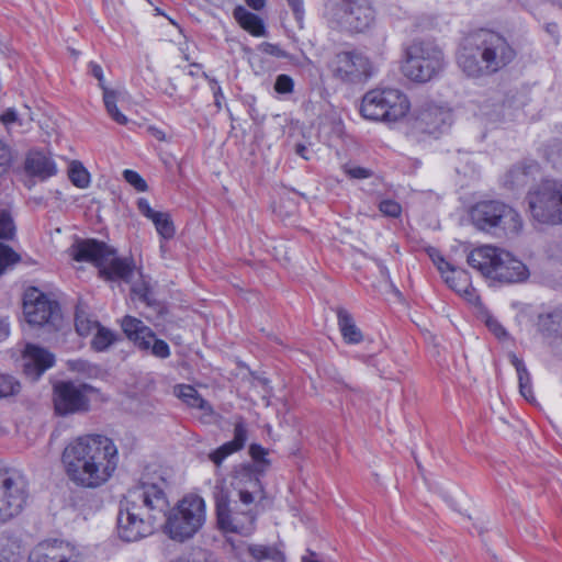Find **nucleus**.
<instances>
[{
    "instance_id": "f257e3e1",
    "label": "nucleus",
    "mask_w": 562,
    "mask_h": 562,
    "mask_svg": "<svg viewBox=\"0 0 562 562\" xmlns=\"http://www.w3.org/2000/svg\"><path fill=\"white\" fill-rule=\"evenodd\" d=\"M120 462L115 442L105 435L87 434L64 448L61 463L69 481L78 487L95 490L115 474Z\"/></svg>"
},
{
    "instance_id": "f03ea898",
    "label": "nucleus",
    "mask_w": 562,
    "mask_h": 562,
    "mask_svg": "<svg viewBox=\"0 0 562 562\" xmlns=\"http://www.w3.org/2000/svg\"><path fill=\"white\" fill-rule=\"evenodd\" d=\"M232 492L224 482H217L213 498L217 527L226 533L250 536L256 530L257 506L265 498V490L258 475L243 468L231 481Z\"/></svg>"
},
{
    "instance_id": "7ed1b4c3",
    "label": "nucleus",
    "mask_w": 562,
    "mask_h": 562,
    "mask_svg": "<svg viewBox=\"0 0 562 562\" xmlns=\"http://www.w3.org/2000/svg\"><path fill=\"white\" fill-rule=\"evenodd\" d=\"M168 508L167 495L157 484L142 483L130 488L120 503L119 537L135 542L153 535Z\"/></svg>"
},
{
    "instance_id": "20e7f679",
    "label": "nucleus",
    "mask_w": 562,
    "mask_h": 562,
    "mask_svg": "<svg viewBox=\"0 0 562 562\" xmlns=\"http://www.w3.org/2000/svg\"><path fill=\"white\" fill-rule=\"evenodd\" d=\"M516 50L498 33L481 30L463 38L457 54V64L469 78L492 76L507 67Z\"/></svg>"
},
{
    "instance_id": "39448f33",
    "label": "nucleus",
    "mask_w": 562,
    "mask_h": 562,
    "mask_svg": "<svg viewBox=\"0 0 562 562\" xmlns=\"http://www.w3.org/2000/svg\"><path fill=\"white\" fill-rule=\"evenodd\" d=\"M468 263L484 277L501 282L514 283L525 279V265L510 252L491 245L473 249L468 256Z\"/></svg>"
},
{
    "instance_id": "423d86ee",
    "label": "nucleus",
    "mask_w": 562,
    "mask_h": 562,
    "mask_svg": "<svg viewBox=\"0 0 562 562\" xmlns=\"http://www.w3.org/2000/svg\"><path fill=\"white\" fill-rule=\"evenodd\" d=\"M165 532L176 541L192 538L206 520L205 501L196 494L183 496L165 516Z\"/></svg>"
},
{
    "instance_id": "0eeeda50",
    "label": "nucleus",
    "mask_w": 562,
    "mask_h": 562,
    "mask_svg": "<svg viewBox=\"0 0 562 562\" xmlns=\"http://www.w3.org/2000/svg\"><path fill=\"white\" fill-rule=\"evenodd\" d=\"M446 67L442 49L431 41H414L405 53L403 75L411 81L425 83L437 77Z\"/></svg>"
},
{
    "instance_id": "6e6552de",
    "label": "nucleus",
    "mask_w": 562,
    "mask_h": 562,
    "mask_svg": "<svg viewBox=\"0 0 562 562\" xmlns=\"http://www.w3.org/2000/svg\"><path fill=\"white\" fill-rule=\"evenodd\" d=\"M473 225L495 236H509L522 229V220L512 206L499 201H482L470 212Z\"/></svg>"
},
{
    "instance_id": "1a4fd4ad",
    "label": "nucleus",
    "mask_w": 562,
    "mask_h": 562,
    "mask_svg": "<svg viewBox=\"0 0 562 562\" xmlns=\"http://www.w3.org/2000/svg\"><path fill=\"white\" fill-rule=\"evenodd\" d=\"M407 95L396 88L373 89L367 92L361 102V114L367 120L396 122L409 112Z\"/></svg>"
},
{
    "instance_id": "9d476101",
    "label": "nucleus",
    "mask_w": 562,
    "mask_h": 562,
    "mask_svg": "<svg viewBox=\"0 0 562 562\" xmlns=\"http://www.w3.org/2000/svg\"><path fill=\"white\" fill-rule=\"evenodd\" d=\"M325 16L333 25L349 32H364L375 22L371 0H328Z\"/></svg>"
},
{
    "instance_id": "9b49d317",
    "label": "nucleus",
    "mask_w": 562,
    "mask_h": 562,
    "mask_svg": "<svg viewBox=\"0 0 562 562\" xmlns=\"http://www.w3.org/2000/svg\"><path fill=\"white\" fill-rule=\"evenodd\" d=\"M27 495V483L20 472L7 469L0 473V524H5L22 513Z\"/></svg>"
},
{
    "instance_id": "f8f14e48",
    "label": "nucleus",
    "mask_w": 562,
    "mask_h": 562,
    "mask_svg": "<svg viewBox=\"0 0 562 562\" xmlns=\"http://www.w3.org/2000/svg\"><path fill=\"white\" fill-rule=\"evenodd\" d=\"M529 210L540 222H562V182L546 180L529 192Z\"/></svg>"
},
{
    "instance_id": "ddd939ff",
    "label": "nucleus",
    "mask_w": 562,
    "mask_h": 562,
    "mask_svg": "<svg viewBox=\"0 0 562 562\" xmlns=\"http://www.w3.org/2000/svg\"><path fill=\"white\" fill-rule=\"evenodd\" d=\"M330 69L335 78L348 83L366 81L372 75L370 59L357 50L336 54L330 63Z\"/></svg>"
},
{
    "instance_id": "4468645a",
    "label": "nucleus",
    "mask_w": 562,
    "mask_h": 562,
    "mask_svg": "<svg viewBox=\"0 0 562 562\" xmlns=\"http://www.w3.org/2000/svg\"><path fill=\"white\" fill-rule=\"evenodd\" d=\"M95 390L88 384L60 382L54 387L55 409L60 415L86 412Z\"/></svg>"
},
{
    "instance_id": "2eb2a0df",
    "label": "nucleus",
    "mask_w": 562,
    "mask_h": 562,
    "mask_svg": "<svg viewBox=\"0 0 562 562\" xmlns=\"http://www.w3.org/2000/svg\"><path fill=\"white\" fill-rule=\"evenodd\" d=\"M23 313L31 325L43 326L59 315V306L36 288H29L23 296Z\"/></svg>"
},
{
    "instance_id": "dca6fc26",
    "label": "nucleus",
    "mask_w": 562,
    "mask_h": 562,
    "mask_svg": "<svg viewBox=\"0 0 562 562\" xmlns=\"http://www.w3.org/2000/svg\"><path fill=\"white\" fill-rule=\"evenodd\" d=\"M122 329L128 339L143 349L149 350L158 358H168L170 349L165 340L157 339L154 331L144 323L135 317L125 316L122 321Z\"/></svg>"
},
{
    "instance_id": "f3484780",
    "label": "nucleus",
    "mask_w": 562,
    "mask_h": 562,
    "mask_svg": "<svg viewBox=\"0 0 562 562\" xmlns=\"http://www.w3.org/2000/svg\"><path fill=\"white\" fill-rule=\"evenodd\" d=\"M30 562H83V558L75 546L54 541L40 543L31 552Z\"/></svg>"
},
{
    "instance_id": "a211bd4d",
    "label": "nucleus",
    "mask_w": 562,
    "mask_h": 562,
    "mask_svg": "<svg viewBox=\"0 0 562 562\" xmlns=\"http://www.w3.org/2000/svg\"><path fill=\"white\" fill-rule=\"evenodd\" d=\"M438 270L441 272L446 283L459 295L472 304H477L480 299L475 289L471 285L470 276L465 270L453 268L443 258H434Z\"/></svg>"
},
{
    "instance_id": "6ab92c4d",
    "label": "nucleus",
    "mask_w": 562,
    "mask_h": 562,
    "mask_svg": "<svg viewBox=\"0 0 562 562\" xmlns=\"http://www.w3.org/2000/svg\"><path fill=\"white\" fill-rule=\"evenodd\" d=\"M109 247L95 239H78L69 248V257L77 262H88L98 267L104 266Z\"/></svg>"
},
{
    "instance_id": "aec40b11",
    "label": "nucleus",
    "mask_w": 562,
    "mask_h": 562,
    "mask_svg": "<svg viewBox=\"0 0 562 562\" xmlns=\"http://www.w3.org/2000/svg\"><path fill=\"white\" fill-rule=\"evenodd\" d=\"M53 353L36 345H26L23 352V371L32 380H37L47 369L53 367Z\"/></svg>"
},
{
    "instance_id": "412c9836",
    "label": "nucleus",
    "mask_w": 562,
    "mask_h": 562,
    "mask_svg": "<svg viewBox=\"0 0 562 562\" xmlns=\"http://www.w3.org/2000/svg\"><path fill=\"white\" fill-rule=\"evenodd\" d=\"M417 121L425 132L436 134L450 126L452 113L449 108L427 104L419 111Z\"/></svg>"
},
{
    "instance_id": "4be33fe9",
    "label": "nucleus",
    "mask_w": 562,
    "mask_h": 562,
    "mask_svg": "<svg viewBox=\"0 0 562 562\" xmlns=\"http://www.w3.org/2000/svg\"><path fill=\"white\" fill-rule=\"evenodd\" d=\"M248 430L244 420L235 423L233 440L225 442L209 454V459L220 468L224 460L231 454L241 450L247 441Z\"/></svg>"
},
{
    "instance_id": "5701e85b",
    "label": "nucleus",
    "mask_w": 562,
    "mask_h": 562,
    "mask_svg": "<svg viewBox=\"0 0 562 562\" xmlns=\"http://www.w3.org/2000/svg\"><path fill=\"white\" fill-rule=\"evenodd\" d=\"M134 265L128 259L117 258L110 248L108 259L104 266L100 268V273L108 280H123L130 282L134 274Z\"/></svg>"
},
{
    "instance_id": "b1692460",
    "label": "nucleus",
    "mask_w": 562,
    "mask_h": 562,
    "mask_svg": "<svg viewBox=\"0 0 562 562\" xmlns=\"http://www.w3.org/2000/svg\"><path fill=\"white\" fill-rule=\"evenodd\" d=\"M25 170L42 180L54 176L57 171L55 162L41 151H31L25 160Z\"/></svg>"
},
{
    "instance_id": "393cba45",
    "label": "nucleus",
    "mask_w": 562,
    "mask_h": 562,
    "mask_svg": "<svg viewBox=\"0 0 562 562\" xmlns=\"http://www.w3.org/2000/svg\"><path fill=\"white\" fill-rule=\"evenodd\" d=\"M233 15L238 24L251 35L257 37L266 35L265 23L257 14L239 5L234 9Z\"/></svg>"
},
{
    "instance_id": "a878e982",
    "label": "nucleus",
    "mask_w": 562,
    "mask_h": 562,
    "mask_svg": "<svg viewBox=\"0 0 562 562\" xmlns=\"http://www.w3.org/2000/svg\"><path fill=\"white\" fill-rule=\"evenodd\" d=\"M175 393L187 405L200 409L203 415L210 416L213 414L211 405L201 397L193 386L187 384L178 385L175 389Z\"/></svg>"
},
{
    "instance_id": "bb28decb",
    "label": "nucleus",
    "mask_w": 562,
    "mask_h": 562,
    "mask_svg": "<svg viewBox=\"0 0 562 562\" xmlns=\"http://www.w3.org/2000/svg\"><path fill=\"white\" fill-rule=\"evenodd\" d=\"M338 326L347 344H359L363 340L361 330L357 327L352 316L344 308L337 310Z\"/></svg>"
},
{
    "instance_id": "cd10ccee",
    "label": "nucleus",
    "mask_w": 562,
    "mask_h": 562,
    "mask_svg": "<svg viewBox=\"0 0 562 562\" xmlns=\"http://www.w3.org/2000/svg\"><path fill=\"white\" fill-rule=\"evenodd\" d=\"M103 91V102L108 114L114 120L116 123L121 125H125L128 120L127 117L117 109V102L123 98L124 91L110 89L105 86H102Z\"/></svg>"
},
{
    "instance_id": "c85d7f7f",
    "label": "nucleus",
    "mask_w": 562,
    "mask_h": 562,
    "mask_svg": "<svg viewBox=\"0 0 562 562\" xmlns=\"http://www.w3.org/2000/svg\"><path fill=\"white\" fill-rule=\"evenodd\" d=\"M247 551L249 553V557L252 558L256 561H262V560H271L273 562H284L285 557L284 554L273 548L262 544H250L247 546Z\"/></svg>"
},
{
    "instance_id": "c756f323",
    "label": "nucleus",
    "mask_w": 562,
    "mask_h": 562,
    "mask_svg": "<svg viewBox=\"0 0 562 562\" xmlns=\"http://www.w3.org/2000/svg\"><path fill=\"white\" fill-rule=\"evenodd\" d=\"M151 222L162 239H171L175 236L176 228L168 213L158 212Z\"/></svg>"
},
{
    "instance_id": "7c9ffc66",
    "label": "nucleus",
    "mask_w": 562,
    "mask_h": 562,
    "mask_svg": "<svg viewBox=\"0 0 562 562\" xmlns=\"http://www.w3.org/2000/svg\"><path fill=\"white\" fill-rule=\"evenodd\" d=\"M527 182V167L519 165L507 171L504 184L510 190L524 188Z\"/></svg>"
},
{
    "instance_id": "2f4dec72",
    "label": "nucleus",
    "mask_w": 562,
    "mask_h": 562,
    "mask_svg": "<svg viewBox=\"0 0 562 562\" xmlns=\"http://www.w3.org/2000/svg\"><path fill=\"white\" fill-rule=\"evenodd\" d=\"M94 330L95 334L91 341L94 350L104 351L115 341V335L110 329L99 325Z\"/></svg>"
},
{
    "instance_id": "473e14b6",
    "label": "nucleus",
    "mask_w": 562,
    "mask_h": 562,
    "mask_svg": "<svg viewBox=\"0 0 562 562\" xmlns=\"http://www.w3.org/2000/svg\"><path fill=\"white\" fill-rule=\"evenodd\" d=\"M75 326L80 336H88L99 326V323L91 319L82 310H77Z\"/></svg>"
},
{
    "instance_id": "72a5a7b5",
    "label": "nucleus",
    "mask_w": 562,
    "mask_h": 562,
    "mask_svg": "<svg viewBox=\"0 0 562 562\" xmlns=\"http://www.w3.org/2000/svg\"><path fill=\"white\" fill-rule=\"evenodd\" d=\"M69 178L71 182L81 189H85L90 183V176L87 169L77 161H74L69 168Z\"/></svg>"
},
{
    "instance_id": "f704fd0d",
    "label": "nucleus",
    "mask_w": 562,
    "mask_h": 562,
    "mask_svg": "<svg viewBox=\"0 0 562 562\" xmlns=\"http://www.w3.org/2000/svg\"><path fill=\"white\" fill-rule=\"evenodd\" d=\"M21 390L20 382L12 375L0 374V398L13 396Z\"/></svg>"
},
{
    "instance_id": "c9c22d12",
    "label": "nucleus",
    "mask_w": 562,
    "mask_h": 562,
    "mask_svg": "<svg viewBox=\"0 0 562 562\" xmlns=\"http://www.w3.org/2000/svg\"><path fill=\"white\" fill-rule=\"evenodd\" d=\"M20 256L8 245L0 243V273L15 265Z\"/></svg>"
},
{
    "instance_id": "e433bc0d",
    "label": "nucleus",
    "mask_w": 562,
    "mask_h": 562,
    "mask_svg": "<svg viewBox=\"0 0 562 562\" xmlns=\"http://www.w3.org/2000/svg\"><path fill=\"white\" fill-rule=\"evenodd\" d=\"M15 227L10 214L0 210V238H11L14 235Z\"/></svg>"
},
{
    "instance_id": "4c0bfd02",
    "label": "nucleus",
    "mask_w": 562,
    "mask_h": 562,
    "mask_svg": "<svg viewBox=\"0 0 562 562\" xmlns=\"http://www.w3.org/2000/svg\"><path fill=\"white\" fill-rule=\"evenodd\" d=\"M123 177L125 181L130 183L132 187H134L138 192L147 191V183L138 172L131 169H126L123 171Z\"/></svg>"
},
{
    "instance_id": "58836bf2",
    "label": "nucleus",
    "mask_w": 562,
    "mask_h": 562,
    "mask_svg": "<svg viewBox=\"0 0 562 562\" xmlns=\"http://www.w3.org/2000/svg\"><path fill=\"white\" fill-rule=\"evenodd\" d=\"M508 359L510 363L515 367L518 380H519V392L522 397H527V393L525 391V384H524V372H525V363L521 358H518L515 353H509Z\"/></svg>"
},
{
    "instance_id": "ea45409f",
    "label": "nucleus",
    "mask_w": 562,
    "mask_h": 562,
    "mask_svg": "<svg viewBox=\"0 0 562 562\" xmlns=\"http://www.w3.org/2000/svg\"><path fill=\"white\" fill-rule=\"evenodd\" d=\"M379 210L383 215L390 217H398L402 213L401 205L391 199L382 200L379 203Z\"/></svg>"
},
{
    "instance_id": "a19ab883",
    "label": "nucleus",
    "mask_w": 562,
    "mask_h": 562,
    "mask_svg": "<svg viewBox=\"0 0 562 562\" xmlns=\"http://www.w3.org/2000/svg\"><path fill=\"white\" fill-rule=\"evenodd\" d=\"M294 81L288 75H279L274 82V90L278 93L286 94L293 91Z\"/></svg>"
},
{
    "instance_id": "79ce46f5",
    "label": "nucleus",
    "mask_w": 562,
    "mask_h": 562,
    "mask_svg": "<svg viewBox=\"0 0 562 562\" xmlns=\"http://www.w3.org/2000/svg\"><path fill=\"white\" fill-rule=\"evenodd\" d=\"M0 562H15L13 543L7 538H0Z\"/></svg>"
},
{
    "instance_id": "37998d69",
    "label": "nucleus",
    "mask_w": 562,
    "mask_h": 562,
    "mask_svg": "<svg viewBox=\"0 0 562 562\" xmlns=\"http://www.w3.org/2000/svg\"><path fill=\"white\" fill-rule=\"evenodd\" d=\"M258 50L278 58L285 57V52L279 45L268 42L259 44Z\"/></svg>"
},
{
    "instance_id": "c03bdc74",
    "label": "nucleus",
    "mask_w": 562,
    "mask_h": 562,
    "mask_svg": "<svg viewBox=\"0 0 562 562\" xmlns=\"http://www.w3.org/2000/svg\"><path fill=\"white\" fill-rule=\"evenodd\" d=\"M487 328L499 339L507 337V331L503 325L493 316H487L485 319Z\"/></svg>"
},
{
    "instance_id": "a18cd8bd",
    "label": "nucleus",
    "mask_w": 562,
    "mask_h": 562,
    "mask_svg": "<svg viewBox=\"0 0 562 562\" xmlns=\"http://www.w3.org/2000/svg\"><path fill=\"white\" fill-rule=\"evenodd\" d=\"M228 543L232 548V551L235 553V555L239 560L246 562L247 558L249 557V553L247 551V546H249V544L246 542H243V541L236 543L235 541H232V540H228Z\"/></svg>"
},
{
    "instance_id": "49530a36",
    "label": "nucleus",
    "mask_w": 562,
    "mask_h": 562,
    "mask_svg": "<svg viewBox=\"0 0 562 562\" xmlns=\"http://www.w3.org/2000/svg\"><path fill=\"white\" fill-rule=\"evenodd\" d=\"M137 209H138V211L140 212L142 215H144L146 218H148L150 221L158 213V211H155V210H153L150 207V204H149L148 200L145 199V198H139L137 200Z\"/></svg>"
},
{
    "instance_id": "de8ad7c7",
    "label": "nucleus",
    "mask_w": 562,
    "mask_h": 562,
    "mask_svg": "<svg viewBox=\"0 0 562 562\" xmlns=\"http://www.w3.org/2000/svg\"><path fill=\"white\" fill-rule=\"evenodd\" d=\"M345 171L353 179H366L372 175L371 170L362 167H345Z\"/></svg>"
},
{
    "instance_id": "09e8293b",
    "label": "nucleus",
    "mask_w": 562,
    "mask_h": 562,
    "mask_svg": "<svg viewBox=\"0 0 562 562\" xmlns=\"http://www.w3.org/2000/svg\"><path fill=\"white\" fill-rule=\"evenodd\" d=\"M67 364L68 369L74 372L89 373L90 371V364L81 359L69 360Z\"/></svg>"
},
{
    "instance_id": "8fccbe9b",
    "label": "nucleus",
    "mask_w": 562,
    "mask_h": 562,
    "mask_svg": "<svg viewBox=\"0 0 562 562\" xmlns=\"http://www.w3.org/2000/svg\"><path fill=\"white\" fill-rule=\"evenodd\" d=\"M11 161L9 148L0 142V175L5 170Z\"/></svg>"
},
{
    "instance_id": "3c124183",
    "label": "nucleus",
    "mask_w": 562,
    "mask_h": 562,
    "mask_svg": "<svg viewBox=\"0 0 562 562\" xmlns=\"http://www.w3.org/2000/svg\"><path fill=\"white\" fill-rule=\"evenodd\" d=\"M89 67L93 77L99 80V86L102 89V86H104V77L101 66L94 63H90Z\"/></svg>"
},
{
    "instance_id": "603ef678",
    "label": "nucleus",
    "mask_w": 562,
    "mask_h": 562,
    "mask_svg": "<svg viewBox=\"0 0 562 562\" xmlns=\"http://www.w3.org/2000/svg\"><path fill=\"white\" fill-rule=\"evenodd\" d=\"M18 120V115H16V112L15 110L13 109H8L1 116V121L3 122V124L5 125H10L12 123H14L15 121Z\"/></svg>"
},
{
    "instance_id": "864d4df0",
    "label": "nucleus",
    "mask_w": 562,
    "mask_h": 562,
    "mask_svg": "<svg viewBox=\"0 0 562 562\" xmlns=\"http://www.w3.org/2000/svg\"><path fill=\"white\" fill-rule=\"evenodd\" d=\"M249 452L255 460H261L266 454V450L259 445H251Z\"/></svg>"
},
{
    "instance_id": "5fc2aeb1",
    "label": "nucleus",
    "mask_w": 562,
    "mask_h": 562,
    "mask_svg": "<svg viewBox=\"0 0 562 562\" xmlns=\"http://www.w3.org/2000/svg\"><path fill=\"white\" fill-rule=\"evenodd\" d=\"M212 83V90L215 98V104L220 108V99L223 97L221 87L217 86V82L215 80L211 81Z\"/></svg>"
},
{
    "instance_id": "6e6d98bb",
    "label": "nucleus",
    "mask_w": 562,
    "mask_h": 562,
    "mask_svg": "<svg viewBox=\"0 0 562 562\" xmlns=\"http://www.w3.org/2000/svg\"><path fill=\"white\" fill-rule=\"evenodd\" d=\"M245 2L248 7L257 11L261 10L266 4V0H245Z\"/></svg>"
},
{
    "instance_id": "4d7b16f0",
    "label": "nucleus",
    "mask_w": 562,
    "mask_h": 562,
    "mask_svg": "<svg viewBox=\"0 0 562 562\" xmlns=\"http://www.w3.org/2000/svg\"><path fill=\"white\" fill-rule=\"evenodd\" d=\"M295 153H296V155L301 156L305 160L310 159V157L307 156V147L303 144L295 145Z\"/></svg>"
},
{
    "instance_id": "13d9d810",
    "label": "nucleus",
    "mask_w": 562,
    "mask_h": 562,
    "mask_svg": "<svg viewBox=\"0 0 562 562\" xmlns=\"http://www.w3.org/2000/svg\"><path fill=\"white\" fill-rule=\"evenodd\" d=\"M290 7L296 14L302 12V1L301 0H288Z\"/></svg>"
},
{
    "instance_id": "bf43d9fd",
    "label": "nucleus",
    "mask_w": 562,
    "mask_h": 562,
    "mask_svg": "<svg viewBox=\"0 0 562 562\" xmlns=\"http://www.w3.org/2000/svg\"><path fill=\"white\" fill-rule=\"evenodd\" d=\"M151 133H153V136L158 139V140H165L166 139V135L162 131L158 130V128H151L150 130Z\"/></svg>"
},
{
    "instance_id": "052dcab7",
    "label": "nucleus",
    "mask_w": 562,
    "mask_h": 562,
    "mask_svg": "<svg viewBox=\"0 0 562 562\" xmlns=\"http://www.w3.org/2000/svg\"><path fill=\"white\" fill-rule=\"evenodd\" d=\"M473 55V58H474V63H480V59H481V54L480 53H472Z\"/></svg>"
},
{
    "instance_id": "680f3d73",
    "label": "nucleus",
    "mask_w": 562,
    "mask_h": 562,
    "mask_svg": "<svg viewBox=\"0 0 562 562\" xmlns=\"http://www.w3.org/2000/svg\"><path fill=\"white\" fill-rule=\"evenodd\" d=\"M160 251H161V256L164 257L165 251H166V245L164 243L160 244Z\"/></svg>"
},
{
    "instance_id": "e2e57ef3",
    "label": "nucleus",
    "mask_w": 562,
    "mask_h": 562,
    "mask_svg": "<svg viewBox=\"0 0 562 562\" xmlns=\"http://www.w3.org/2000/svg\"><path fill=\"white\" fill-rule=\"evenodd\" d=\"M2 326H3L4 334L8 335L9 334L8 324H2Z\"/></svg>"
},
{
    "instance_id": "0e129e2a",
    "label": "nucleus",
    "mask_w": 562,
    "mask_h": 562,
    "mask_svg": "<svg viewBox=\"0 0 562 562\" xmlns=\"http://www.w3.org/2000/svg\"><path fill=\"white\" fill-rule=\"evenodd\" d=\"M302 562H318V561L308 560L307 558L303 557L302 558Z\"/></svg>"
},
{
    "instance_id": "69168bd1",
    "label": "nucleus",
    "mask_w": 562,
    "mask_h": 562,
    "mask_svg": "<svg viewBox=\"0 0 562 562\" xmlns=\"http://www.w3.org/2000/svg\"><path fill=\"white\" fill-rule=\"evenodd\" d=\"M183 57H184L186 60H190V57H189L188 54L183 53Z\"/></svg>"
},
{
    "instance_id": "338daca9",
    "label": "nucleus",
    "mask_w": 562,
    "mask_h": 562,
    "mask_svg": "<svg viewBox=\"0 0 562 562\" xmlns=\"http://www.w3.org/2000/svg\"><path fill=\"white\" fill-rule=\"evenodd\" d=\"M191 76H195V70L189 72Z\"/></svg>"
},
{
    "instance_id": "774afa93",
    "label": "nucleus",
    "mask_w": 562,
    "mask_h": 562,
    "mask_svg": "<svg viewBox=\"0 0 562 562\" xmlns=\"http://www.w3.org/2000/svg\"><path fill=\"white\" fill-rule=\"evenodd\" d=\"M191 76H195V70L189 72Z\"/></svg>"
}]
</instances>
